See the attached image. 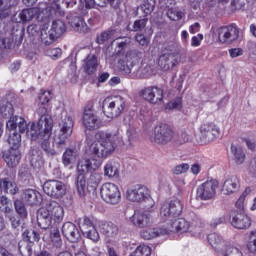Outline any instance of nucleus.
<instances>
[{
  "label": "nucleus",
  "mask_w": 256,
  "mask_h": 256,
  "mask_svg": "<svg viewBox=\"0 0 256 256\" xmlns=\"http://www.w3.org/2000/svg\"><path fill=\"white\" fill-rule=\"evenodd\" d=\"M100 140H95L93 136H86L85 140V154L90 158H84L78 162V175L76 177L75 185L78 195L85 197V189H87V181L85 180V173L97 171L103 161L108 159L115 153L117 145L123 143V136L121 134H111L100 132L98 134Z\"/></svg>",
  "instance_id": "f257e3e1"
},
{
  "label": "nucleus",
  "mask_w": 256,
  "mask_h": 256,
  "mask_svg": "<svg viewBox=\"0 0 256 256\" xmlns=\"http://www.w3.org/2000/svg\"><path fill=\"white\" fill-rule=\"evenodd\" d=\"M65 217V210L59 205L57 201L49 200L46 208L39 210L37 216V223L40 229L47 230L54 223H61Z\"/></svg>",
  "instance_id": "f03ea898"
},
{
  "label": "nucleus",
  "mask_w": 256,
  "mask_h": 256,
  "mask_svg": "<svg viewBox=\"0 0 256 256\" xmlns=\"http://www.w3.org/2000/svg\"><path fill=\"white\" fill-rule=\"evenodd\" d=\"M126 199L132 203H146L145 209H153L155 207V200L151 197L149 188L143 185L132 186L126 191Z\"/></svg>",
  "instance_id": "7ed1b4c3"
},
{
  "label": "nucleus",
  "mask_w": 256,
  "mask_h": 256,
  "mask_svg": "<svg viewBox=\"0 0 256 256\" xmlns=\"http://www.w3.org/2000/svg\"><path fill=\"white\" fill-rule=\"evenodd\" d=\"M53 131V128H44V129H38V130H28L27 131V137H30L32 141H39L41 149L44 151V153L47 155V157H54V155H57V152L53 147H51V133Z\"/></svg>",
  "instance_id": "20e7f679"
},
{
  "label": "nucleus",
  "mask_w": 256,
  "mask_h": 256,
  "mask_svg": "<svg viewBox=\"0 0 256 256\" xmlns=\"http://www.w3.org/2000/svg\"><path fill=\"white\" fill-rule=\"evenodd\" d=\"M75 122L73 117L67 114V112H62L61 120L59 122L60 132L57 138H55V144L58 149H63L67 139L73 135V127Z\"/></svg>",
  "instance_id": "39448f33"
},
{
  "label": "nucleus",
  "mask_w": 256,
  "mask_h": 256,
  "mask_svg": "<svg viewBox=\"0 0 256 256\" xmlns=\"http://www.w3.org/2000/svg\"><path fill=\"white\" fill-rule=\"evenodd\" d=\"M183 213V204H181V200L174 199L169 202H165L162 204L160 208V217L162 221L171 223V221H175L181 217Z\"/></svg>",
  "instance_id": "423d86ee"
},
{
  "label": "nucleus",
  "mask_w": 256,
  "mask_h": 256,
  "mask_svg": "<svg viewBox=\"0 0 256 256\" xmlns=\"http://www.w3.org/2000/svg\"><path fill=\"white\" fill-rule=\"evenodd\" d=\"M65 31H67L65 23L61 20H54L48 32H41L42 45H45V47L53 45V43H55V41H57L59 37L65 33Z\"/></svg>",
  "instance_id": "0eeeda50"
},
{
  "label": "nucleus",
  "mask_w": 256,
  "mask_h": 256,
  "mask_svg": "<svg viewBox=\"0 0 256 256\" xmlns=\"http://www.w3.org/2000/svg\"><path fill=\"white\" fill-rule=\"evenodd\" d=\"M208 243L211 247L222 256H230L233 254V250L239 249L231 245V242L223 239L221 234L211 233L207 237Z\"/></svg>",
  "instance_id": "6e6552de"
},
{
  "label": "nucleus",
  "mask_w": 256,
  "mask_h": 256,
  "mask_svg": "<svg viewBox=\"0 0 256 256\" xmlns=\"http://www.w3.org/2000/svg\"><path fill=\"white\" fill-rule=\"evenodd\" d=\"M125 109V100L121 97H117L114 100L111 98H106L102 102V111L108 119H114V117H119Z\"/></svg>",
  "instance_id": "1a4fd4ad"
},
{
  "label": "nucleus",
  "mask_w": 256,
  "mask_h": 256,
  "mask_svg": "<svg viewBox=\"0 0 256 256\" xmlns=\"http://www.w3.org/2000/svg\"><path fill=\"white\" fill-rule=\"evenodd\" d=\"M43 191L48 197L61 199L67 193V184L59 180H48L43 184Z\"/></svg>",
  "instance_id": "9d476101"
},
{
  "label": "nucleus",
  "mask_w": 256,
  "mask_h": 256,
  "mask_svg": "<svg viewBox=\"0 0 256 256\" xmlns=\"http://www.w3.org/2000/svg\"><path fill=\"white\" fill-rule=\"evenodd\" d=\"M219 182L216 179H210L198 186L196 195L201 201H211L217 195Z\"/></svg>",
  "instance_id": "9b49d317"
},
{
  "label": "nucleus",
  "mask_w": 256,
  "mask_h": 256,
  "mask_svg": "<svg viewBox=\"0 0 256 256\" xmlns=\"http://www.w3.org/2000/svg\"><path fill=\"white\" fill-rule=\"evenodd\" d=\"M100 195L103 201L109 205H117V203L121 201V191H119V187L111 182L101 186Z\"/></svg>",
  "instance_id": "f8f14e48"
},
{
  "label": "nucleus",
  "mask_w": 256,
  "mask_h": 256,
  "mask_svg": "<svg viewBox=\"0 0 256 256\" xmlns=\"http://www.w3.org/2000/svg\"><path fill=\"white\" fill-rule=\"evenodd\" d=\"M23 37H25V28L18 27L16 30L12 29L11 34L0 39L1 49H14L19 47L23 43Z\"/></svg>",
  "instance_id": "ddd939ff"
},
{
  "label": "nucleus",
  "mask_w": 256,
  "mask_h": 256,
  "mask_svg": "<svg viewBox=\"0 0 256 256\" xmlns=\"http://www.w3.org/2000/svg\"><path fill=\"white\" fill-rule=\"evenodd\" d=\"M101 118L93 111V106L88 105L84 108L82 116V124L88 131H95L100 129L102 125Z\"/></svg>",
  "instance_id": "4468645a"
},
{
  "label": "nucleus",
  "mask_w": 256,
  "mask_h": 256,
  "mask_svg": "<svg viewBox=\"0 0 256 256\" xmlns=\"http://www.w3.org/2000/svg\"><path fill=\"white\" fill-rule=\"evenodd\" d=\"M36 113L39 116L37 124L31 123L28 126L30 127L29 131H35L40 129H53V119L49 114H47V107L42 105L38 107Z\"/></svg>",
  "instance_id": "2eb2a0df"
},
{
  "label": "nucleus",
  "mask_w": 256,
  "mask_h": 256,
  "mask_svg": "<svg viewBox=\"0 0 256 256\" xmlns=\"http://www.w3.org/2000/svg\"><path fill=\"white\" fill-rule=\"evenodd\" d=\"M136 63L137 50H131L118 60L117 67L122 75H131Z\"/></svg>",
  "instance_id": "dca6fc26"
},
{
  "label": "nucleus",
  "mask_w": 256,
  "mask_h": 256,
  "mask_svg": "<svg viewBox=\"0 0 256 256\" xmlns=\"http://www.w3.org/2000/svg\"><path fill=\"white\" fill-rule=\"evenodd\" d=\"M175 132L167 124H160L154 129V143L158 145H167L170 141H173Z\"/></svg>",
  "instance_id": "f3484780"
},
{
  "label": "nucleus",
  "mask_w": 256,
  "mask_h": 256,
  "mask_svg": "<svg viewBox=\"0 0 256 256\" xmlns=\"http://www.w3.org/2000/svg\"><path fill=\"white\" fill-rule=\"evenodd\" d=\"M200 139L202 143L207 144L215 141L221 135V129L215 123H204L200 127Z\"/></svg>",
  "instance_id": "a211bd4d"
},
{
  "label": "nucleus",
  "mask_w": 256,
  "mask_h": 256,
  "mask_svg": "<svg viewBox=\"0 0 256 256\" xmlns=\"http://www.w3.org/2000/svg\"><path fill=\"white\" fill-rule=\"evenodd\" d=\"M217 33L220 43H233V41L239 39V27H237V24L222 26L218 28Z\"/></svg>",
  "instance_id": "6ab92c4d"
},
{
  "label": "nucleus",
  "mask_w": 256,
  "mask_h": 256,
  "mask_svg": "<svg viewBox=\"0 0 256 256\" xmlns=\"http://www.w3.org/2000/svg\"><path fill=\"white\" fill-rule=\"evenodd\" d=\"M140 96L152 103V105H157V103H163V89L157 86H150L142 89L140 91Z\"/></svg>",
  "instance_id": "aec40b11"
},
{
  "label": "nucleus",
  "mask_w": 256,
  "mask_h": 256,
  "mask_svg": "<svg viewBox=\"0 0 256 256\" xmlns=\"http://www.w3.org/2000/svg\"><path fill=\"white\" fill-rule=\"evenodd\" d=\"M167 227L164 229L166 235L169 233H187L190 229H193L194 224L189 223V221L184 218H176L171 222L167 223Z\"/></svg>",
  "instance_id": "412c9836"
},
{
  "label": "nucleus",
  "mask_w": 256,
  "mask_h": 256,
  "mask_svg": "<svg viewBox=\"0 0 256 256\" xmlns=\"http://www.w3.org/2000/svg\"><path fill=\"white\" fill-rule=\"evenodd\" d=\"M15 103V94L9 93L0 101V115L3 119H9L13 117L15 113V108L13 107Z\"/></svg>",
  "instance_id": "4be33fe9"
},
{
  "label": "nucleus",
  "mask_w": 256,
  "mask_h": 256,
  "mask_svg": "<svg viewBox=\"0 0 256 256\" xmlns=\"http://www.w3.org/2000/svg\"><path fill=\"white\" fill-rule=\"evenodd\" d=\"M22 201L30 207H37L43 203V195L35 189H25L22 192Z\"/></svg>",
  "instance_id": "5701e85b"
},
{
  "label": "nucleus",
  "mask_w": 256,
  "mask_h": 256,
  "mask_svg": "<svg viewBox=\"0 0 256 256\" xmlns=\"http://www.w3.org/2000/svg\"><path fill=\"white\" fill-rule=\"evenodd\" d=\"M179 65V56L175 53H164L159 56L158 66L162 71H169Z\"/></svg>",
  "instance_id": "b1692460"
},
{
  "label": "nucleus",
  "mask_w": 256,
  "mask_h": 256,
  "mask_svg": "<svg viewBox=\"0 0 256 256\" xmlns=\"http://www.w3.org/2000/svg\"><path fill=\"white\" fill-rule=\"evenodd\" d=\"M62 234L68 241L71 243L79 242L81 239V232H79V228L72 222H66L62 226Z\"/></svg>",
  "instance_id": "393cba45"
},
{
  "label": "nucleus",
  "mask_w": 256,
  "mask_h": 256,
  "mask_svg": "<svg viewBox=\"0 0 256 256\" xmlns=\"http://www.w3.org/2000/svg\"><path fill=\"white\" fill-rule=\"evenodd\" d=\"M230 223L235 229H249L251 218L245 212H237L232 214Z\"/></svg>",
  "instance_id": "a878e982"
},
{
  "label": "nucleus",
  "mask_w": 256,
  "mask_h": 256,
  "mask_svg": "<svg viewBox=\"0 0 256 256\" xmlns=\"http://www.w3.org/2000/svg\"><path fill=\"white\" fill-rule=\"evenodd\" d=\"M2 157L8 167L14 168L17 167L21 161V151H19V149L9 148L3 152Z\"/></svg>",
  "instance_id": "bb28decb"
},
{
  "label": "nucleus",
  "mask_w": 256,
  "mask_h": 256,
  "mask_svg": "<svg viewBox=\"0 0 256 256\" xmlns=\"http://www.w3.org/2000/svg\"><path fill=\"white\" fill-rule=\"evenodd\" d=\"M69 25L76 33H81L82 35H85L91 31V28L87 26V23H85L83 17L71 16L69 19Z\"/></svg>",
  "instance_id": "cd10ccee"
},
{
  "label": "nucleus",
  "mask_w": 256,
  "mask_h": 256,
  "mask_svg": "<svg viewBox=\"0 0 256 256\" xmlns=\"http://www.w3.org/2000/svg\"><path fill=\"white\" fill-rule=\"evenodd\" d=\"M130 222L139 229L149 227L151 225V216L144 214L140 211H135L134 214L130 217Z\"/></svg>",
  "instance_id": "c85d7f7f"
},
{
  "label": "nucleus",
  "mask_w": 256,
  "mask_h": 256,
  "mask_svg": "<svg viewBox=\"0 0 256 256\" xmlns=\"http://www.w3.org/2000/svg\"><path fill=\"white\" fill-rule=\"evenodd\" d=\"M99 230L108 239H115L119 235V226L113 222H100Z\"/></svg>",
  "instance_id": "c756f323"
},
{
  "label": "nucleus",
  "mask_w": 256,
  "mask_h": 256,
  "mask_svg": "<svg viewBox=\"0 0 256 256\" xmlns=\"http://www.w3.org/2000/svg\"><path fill=\"white\" fill-rule=\"evenodd\" d=\"M35 17H37V8H29L22 10L18 16L14 15L12 21L15 23H27L35 19Z\"/></svg>",
  "instance_id": "7c9ffc66"
},
{
  "label": "nucleus",
  "mask_w": 256,
  "mask_h": 256,
  "mask_svg": "<svg viewBox=\"0 0 256 256\" xmlns=\"http://www.w3.org/2000/svg\"><path fill=\"white\" fill-rule=\"evenodd\" d=\"M7 193L9 195H17L19 193V188L14 181L9 180V178L0 179V195Z\"/></svg>",
  "instance_id": "2f4dec72"
},
{
  "label": "nucleus",
  "mask_w": 256,
  "mask_h": 256,
  "mask_svg": "<svg viewBox=\"0 0 256 256\" xmlns=\"http://www.w3.org/2000/svg\"><path fill=\"white\" fill-rule=\"evenodd\" d=\"M238 190L239 178H237V176L232 175L224 181L222 191L225 193V195H231L232 193H236Z\"/></svg>",
  "instance_id": "473e14b6"
},
{
  "label": "nucleus",
  "mask_w": 256,
  "mask_h": 256,
  "mask_svg": "<svg viewBox=\"0 0 256 256\" xmlns=\"http://www.w3.org/2000/svg\"><path fill=\"white\" fill-rule=\"evenodd\" d=\"M98 66L99 62L95 54H89L83 61V69L88 75H93L97 71Z\"/></svg>",
  "instance_id": "72a5a7b5"
},
{
  "label": "nucleus",
  "mask_w": 256,
  "mask_h": 256,
  "mask_svg": "<svg viewBox=\"0 0 256 256\" xmlns=\"http://www.w3.org/2000/svg\"><path fill=\"white\" fill-rule=\"evenodd\" d=\"M119 163L110 160L104 166V175L109 179H119Z\"/></svg>",
  "instance_id": "f704fd0d"
},
{
  "label": "nucleus",
  "mask_w": 256,
  "mask_h": 256,
  "mask_svg": "<svg viewBox=\"0 0 256 256\" xmlns=\"http://www.w3.org/2000/svg\"><path fill=\"white\" fill-rule=\"evenodd\" d=\"M161 235H167V231H165L164 228H150L140 232L141 238L145 239L146 241L155 239V237H161Z\"/></svg>",
  "instance_id": "c9c22d12"
},
{
  "label": "nucleus",
  "mask_w": 256,
  "mask_h": 256,
  "mask_svg": "<svg viewBox=\"0 0 256 256\" xmlns=\"http://www.w3.org/2000/svg\"><path fill=\"white\" fill-rule=\"evenodd\" d=\"M29 159L32 167L39 169L43 165V152L39 148H32Z\"/></svg>",
  "instance_id": "e433bc0d"
},
{
  "label": "nucleus",
  "mask_w": 256,
  "mask_h": 256,
  "mask_svg": "<svg viewBox=\"0 0 256 256\" xmlns=\"http://www.w3.org/2000/svg\"><path fill=\"white\" fill-rule=\"evenodd\" d=\"M231 153L234 157V161L236 165H243L245 163V159H246L245 151H243V148H241V146L232 144Z\"/></svg>",
  "instance_id": "4c0bfd02"
},
{
  "label": "nucleus",
  "mask_w": 256,
  "mask_h": 256,
  "mask_svg": "<svg viewBox=\"0 0 256 256\" xmlns=\"http://www.w3.org/2000/svg\"><path fill=\"white\" fill-rule=\"evenodd\" d=\"M77 161V151L75 149L67 148L62 156V163L64 167H69Z\"/></svg>",
  "instance_id": "58836bf2"
},
{
  "label": "nucleus",
  "mask_w": 256,
  "mask_h": 256,
  "mask_svg": "<svg viewBox=\"0 0 256 256\" xmlns=\"http://www.w3.org/2000/svg\"><path fill=\"white\" fill-rule=\"evenodd\" d=\"M22 237L23 241H27L31 245H33V243H39L41 240L39 233L33 229L25 230L22 234Z\"/></svg>",
  "instance_id": "ea45409f"
},
{
  "label": "nucleus",
  "mask_w": 256,
  "mask_h": 256,
  "mask_svg": "<svg viewBox=\"0 0 256 256\" xmlns=\"http://www.w3.org/2000/svg\"><path fill=\"white\" fill-rule=\"evenodd\" d=\"M14 208L18 217L22 219H27L29 212L27 211V206L25 205V202H23V200H15Z\"/></svg>",
  "instance_id": "a19ab883"
},
{
  "label": "nucleus",
  "mask_w": 256,
  "mask_h": 256,
  "mask_svg": "<svg viewBox=\"0 0 256 256\" xmlns=\"http://www.w3.org/2000/svg\"><path fill=\"white\" fill-rule=\"evenodd\" d=\"M19 253L22 256H32L33 255V244L29 243L27 240H21L18 243Z\"/></svg>",
  "instance_id": "79ce46f5"
},
{
  "label": "nucleus",
  "mask_w": 256,
  "mask_h": 256,
  "mask_svg": "<svg viewBox=\"0 0 256 256\" xmlns=\"http://www.w3.org/2000/svg\"><path fill=\"white\" fill-rule=\"evenodd\" d=\"M8 145H10L9 149H19L21 147V134L17 133V131L10 132Z\"/></svg>",
  "instance_id": "37998d69"
},
{
  "label": "nucleus",
  "mask_w": 256,
  "mask_h": 256,
  "mask_svg": "<svg viewBox=\"0 0 256 256\" xmlns=\"http://www.w3.org/2000/svg\"><path fill=\"white\" fill-rule=\"evenodd\" d=\"M131 43V40L129 38H126L120 42L116 43V48H115V54L118 57H124L125 56V50L127 49V46Z\"/></svg>",
  "instance_id": "c03bdc74"
},
{
  "label": "nucleus",
  "mask_w": 256,
  "mask_h": 256,
  "mask_svg": "<svg viewBox=\"0 0 256 256\" xmlns=\"http://www.w3.org/2000/svg\"><path fill=\"white\" fill-rule=\"evenodd\" d=\"M166 15L170 21H181L183 19V12L179 8H169Z\"/></svg>",
  "instance_id": "a18cd8bd"
},
{
  "label": "nucleus",
  "mask_w": 256,
  "mask_h": 256,
  "mask_svg": "<svg viewBox=\"0 0 256 256\" xmlns=\"http://www.w3.org/2000/svg\"><path fill=\"white\" fill-rule=\"evenodd\" d=\"M166 109L169 111H173V109L176 111H181V109H183V98L176 97L175 99L171 100L167 103Z\"/></svg>",
  "instance_id": "49530a36"
},
{
  "label": "nucleus",
  "mask_w": 256,
  "mask_h": 256,
  "mask_svg": "<svg viewBox=\"0 0 256 256\" xmlns=\"http://www.w3.org/2000/svg\"><path fill=\"white\" fill-rule=\"evenodd\" d=\"M147 19H140V20H136L134 21L133 25L131 26V24L128 25L127 29L128 31H143V29L145 27H147Z\"/></svg>",
  "instance_id": "de8ad7c7"
},
{
  "label": "nucleus",
  "mask_w": 256,
  "mask_h": 256,
  "mask_svg": "<svg viewBox=\"0 0 256 256\" xmlns=\"http://www.w3.org/2000/svg\"><path fill=\"white\" fill-rule=\"evenodd\" d=\"M91 228L95 229V222L93 218L85 216L82 223H80V230L82 233H87Z\"/></svg>",
  "instance_id": "09e8293b"
},
{
  "label": "nucleus",
  "mask_w": 256,
  "mask_h": 256,
  "mask_svg": "<svg viewBox=\"0 0 256 256\" xmlns=\"http://www.w3.org/2000/svg\"><path fill=\"white\" fill-rule=\"evenodd\" d=\"M130 256H151V247L140 245L130 254Z\"/></svg>",
  "instance_id": "8fccbe9b"
},
{
  "label": "nucleus",
  "mask_w": 256,
  "mask_h": 256,
  "mask_svg": "<svg viewBox=\"0 0 256 256\" xmlns=\"http://www.w3.org/2000/svg\"><path fill=\"white\" fill-rule=\"evenodd\" d=\"M82 234L86 237V239H90V241H93V243H98L99 239H101L97 228H91L87 232H82Z\"/></svg>",
  "instance_id": "3c124183"
},
{
  "label": "nucleus",
  "mask_w": 256,
  "mask_h": 256,
  "mask_svg": "<svg viewBox=\"0 0 256 256\" xmlns=\"http://www.w3.org/2000/svg\"><path fill=\"white\" fill-rule=\"evenodd\" d=\"M39 103L42 105H47L49 101L53 99V94L49 90H42L38 96Z\"/></svg>",
  "instance_id": "603ef678"
},
{
  "label": "nucleus",
  "mask_w": 256,
  "mask_h": 256,
  "mask_svg": "<svg viewBox=\"0 0 256 256\" xmlns=\"http://www.w3.org/2000/svg\"><path fill=\"white\" fill-rule=\"evenodd\" d=\"M248 251L256 255V230H252L249 236V242L247 244Z\"/></svg>",
  "instance_id": "864d4df0"
},
{
  "label": "nucleus",
  "mask_w": 256,
  "mask_h": 256,
  "mask_svg": "<svg viewBox=\"0 0 256 256\" xmlns=\"http://www.w3.org/2000/svg\"><path fill=\"white\" fill-rule=\"evenodd\" d=\"M11 15V8L5 0H0V19H7Z\"/></svg>",
  "instance_id": "5fc2aeb1"
},
{
  "label": "nucleus",
  "mask_w": 256,
  "mask_h": 256,
  "mask_svg": "<svg viewBox=\"0 0 256 256\" xmlns=\"http://www.w3.org/2000/svg\"><path fill=\"white\" fill-rule=\"evenodd\" d=\"M142 11L145 15H151L155 11V0H146L142 5Z\"/></svg>",
  "instance_id": "6e6d98bb"
},
{
  "label": "nucleus",
  "mask_w": 256,
  "mask_h": 256,
  "mask_svg": "<svg viewBox=\"0 0 256 256\" xmlns=\"http://www.w3.org/2000/svg\"><path fill=\"white\" fill-rule=\"evenodd\" d=\"M250 192L251 189L246 188L242 195L239 197V199L236 201V207L239 209L240 212H243V209L245 208V199Z\"/></svg>",
  "instance_id": "4d7b16f0"
},
{
  "label": "nucleus",
  "mask_w": 256,
  "mask_h": 256,
  "mask_svg": "<svg viewBox=\"0 0 256 256\" xmlns=\"http://www.w3.org/2000/svg\"><path fill=\"white\" fill-rule=\"evenodd\" d=\"M18 122H19V117L17 116H11L9 118V120L6 123V128L8 129V131H10V133H15Z\"/></svg>",
  "instance_id": "13d9d810"
},
{
  "label": "nucleus",
  "mask_w": 256,
  "mask_h": 256,
  "mask_svg": "<svg viewBox=\"0 0 256 256\" xmlns=\"http://www.w3.org/2000/svg\"><path fill=\"white\" fill-rule=\"evenodd\" d=\"M48 1L51 5V9H53L55 13H57L61 17L65 15V11L61 8V0H48Z\"/></svg>",
  "instance_id": "bf43d9fd"
},
{
  "label": "nucleus",
  "mask_w": 256,
  "mask_h": 256,
  "mask_svg": "<svg viewBox=\"0 0 256 256\" xmlns=\"http://www.w3.org/2000/svg\"><path fill=\"white\" fill-rule=\"evenodd\" d=\"M126 135L128 137V141L131 145V143H135V141H137L138 137H139V133H137V129H135V127L130 126L127 129Z\"/></svg>",
  "instance_id": "052dcab7"
},
{
  "label": "nucleus",
  "mask_w": 256,
  "mask_h": 256,
  "mask_svg": "<svg viewBox=\"0 0 256 256\" xmlns=\"http://www.w3.org/2000/svg\"><path fill=\"white\" fill-rule=\"evenodd\" d=\"M100 7H105V5L109 4L113 9H119L121 7V0H98Z\"/></svg>",
  "instance_id": "680f3d73"
},
{
  "label": "nucleus",
  "mask_w": 256,
  "mask_h": 256,
  "mask_svg": "<svg viewBox=\"0 0 256 256\" xmlns=\"http://www.w3.org/2000/svg\"><path fill=\"white\" fill-rule=\"evenodd\" d=\"M7 219L10 222L12 229H17L20 227L21 219H23V218L18 216L17 214H14L12 216H9Z\"/></svg>",
  "instance_id": "e2e57ef3"
},
{
  "label": "nucleus",
  "mask_w": 256,
  "mask_h": 256,
  "mask_svg": "<svg viewBox=\"0 0 256 256\" xmlns=\"http://www.w3.org/2000/svg\"><path fill=\"white\" fill-rule=\"evenodd\" d=\"M111 35H113L111 31L102 32L99 36H97L96 42L98 45H103V43H106V41L111 39Z\"/></svg>",
  "instance_id": "0e129e2a"
},
{
  "label": "nucleus",
  "mask_w": 256,
  "mask_h": 256,
  "mask_svg": "<svg viewBox=\"0 0 256 256\" xmlns=\"http://www.w3.org/2000/svg\"><path fill=\"white\" fill-rule=\"evenodd\" d=\"M46 55L51 57V59H59L63 55V50L61 48H53L46 51Z\"/></svg>",
  "instance_id": "69168bd1"
},
{
  "label": "nucleus",
  "mask_w": 256,
  "mask_h": 256,
  "mask_svg": "<svg viewBox=\"0 0 256 256\" xmlns=\"http://www.w3.org/2000/svg\"><path fill=\"white\" fill-rule=\"evenodd\" d=\"M40 32H41V28L36 24H31L27 27V33L29 37H37L39 36Z\"/></svg>",
  "instance_id": "338daca9"
},
{
  "label": "nucleus",
  "mask_w": 256,
  "mask_h": 256,
  "mask_svg": "<svg viewBox=\"0 0 256 256\" xmlns=\"http://www.w3.org/2000/svg\"><path fill=\"white\" fill-rule=\"evenodd\" d=\"M187 171H189V164L187 163L179 164L173 169L174 175H182V173H187Z\"/></svg>",
  "instance_id": "774afa93"
}]
</instances>
